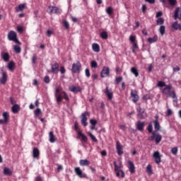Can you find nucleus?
Here are the masks:
<instances>
[{"label": "nucleus", "mask_w": 181, "mask_h": 181, "mask_svg": "<svg viewBox=\"0 0 181 181\" xmlns=\"http://www.w3.org/2000/svg\"><path fill=\"white\" fill-rule=\"evenodd\" d=\"M137 112H139L137 115L138 118H139V119H145V118L146 117V116L144 115L145 112V110L139 107L137 108Z\"/></svg>", "instance_id": "2eb2a0df"}, {"label": "nucleus", "mask_w": 181, "mask_h": 181, "mask_svg": "<svg viewBox=\"0 0 181 181\" xmlns=\"http://www.w3.org/2000/svg\"><path fill=\"white\" fill-rule=\"evenodd\" d=\"M163 95H169L172 98H176V93L175 90H172V85H167L164 88L161 90Z\"/></svg>", "instance_id": "f03ea898"}, {"label": "nucleus", "mask_w": 181, "mask_h": 181, "mask_svg": "<svg viewBox=\"0 0 181 181\" xmlns=\"http://www.w3.org/2000/svg\"><path fill=\"white\" fill-rule=\"evenodd\" d=\"M127 163L130 173H135V165L134 164V163L131 160H129Z\"/></svg>", "instance_id": "aec40b11"}, {"label": "nucleus", "mask_w": 181, "mask_h": 181, "mask_svg": "<svg viewBox=\"0 0 181 181\" xmlns=\"http://www.w3.org/2000/svg\"><path fill=\"white\" fill-rule=\"evenodd\" d=\"M7 67L8 69L11 70V71H13V70L15 69V62H13V61L10 62L8 64Z\"/></svg>", "instance_id": "72a5a7b5"}, {"label": "nucleus", "mask_w": 181, "mask_h": 181, "mask_svg": "<svg viewBox=\"0 0 181 181\" xmlns=\"http://www.w3.org/2000/svg\"><path fill=\"white\" fill-rule=\"evenodd\" d=\"M153 124L156 131H159L160 129V124H159L158 119L154 120Z\"/></svg>", "instance_id": "473e14b6"}, {"label": "nucleus", "mask_w": 181, "mask_h": 181, "mask_svg": "<svg viewBox=\"0 0 181 181\" xmlns=\"http://www.w3.org/2000/svg\"><path fill=\"white\" fill-rule=\"evenodd\" d=\"M173 114V112L172 111L171 109H168L165 112L166 117H170V115H172Z\"/></svg>", "instance_id": "6e6d98bb"}, {"label": "nucleus", "mask_w": 181, "mask_h": 181, "mask_svg": "<svg viewBox=\"0 0 181 181\" xmlns=\"http://www.w3.org/2000/svg\"><path fill=\"white\" fill-rule=\"evenodd\" d=\"M110 76V68L108 66H104L100 72V77L104 78Z\"/></svg>", "instance_id": "1a4fd4ad"}, {"label": "nucleus", "mask_w": 181, "mask_h": 181, "mask_svg": "<svg viewBox=\"0 0 181 181\" xmlns=\"http://www.w3.org/2000/svg\"><path fill=\"white\" fill-rule=\"evenodd\" d=\"M87 115H88V112H85L81 114V125H83V127H87V125H88V123L87 122Z\"/></svg>", "instance_id": "0eeeda50"}, {"label": "nucleus", "mask_w": 181, "mask_h": 181, "mask_svg": "<svg viewBox=\"0 0 181 181\" xmlns=\"http://www.w3.org/2000/svg\"><path fill=\"white\" fill-rule=\"evenodd\" d=\"M17 30L19 33H23V27L22 26H18Z\"/></svg>", "instance_id": "680f3d73"}, {"label": "nucleus", "mask_w": 181, "mask_h": 181, "mask_svg": "<svg viewBox=\"0 0 181 181\" xmlns=\"http://www.w3.org/2000/svg\"><path fill=\"white\" fill-rule=\"evenodd\" d=\"M173 72H174V73H176L177 71H180V67H179V66H175V67H174V68L173 69Z\"/></svg>", "instance_id": "338daca9"}, {"label": "nucleus", "mask_w": 181, "mask_h": 181, "mask_svg": "<svg viewBox=\"0 0 181 181\" xmlns=\"http://www.w3.org/2000/svg\"><path fill=\"white\" fill-rule=\"evenodd\" d=\"M131 72L134 74L135 77H138L139 76V73L138 72V69L135 67H132L131 69Z\"/></svg>", "instance_id": "4c0bfd02"}, {"label": "nucleus", "mask_w": 181, "mask_h": 181, "mask_svg": "<svg viewBox=\"0 0 181 181\" xmlns=\"http://www.w3.org/2000/svg\"><path fill=\"white\" fill-rule=\"evenodd\" d=\"M62 93V88H57L55 90V95L60 94Z\"/></svg>", "instance_id": "0e129e2a"}, {"label": "nucleus", "mask_w": 181, "mask_h": 181, "mask_svg": "<svg viewBox=\"0 0 181 181\" xmlns=\"http://www.w3.org/2000/svg\"><path fill=\"white\" fill-rule=\"evenodd\" d=\"M88 135L90 136V139H92V141L93 142H98V140L97 139V138L94 135H93V134L89 132V133H88Z\"/></svg>", "instance_id": "de8ad7c7"}, {"label": "nucleus", "mask_w": 181, "mask_h": 181, "mask_svg": "<svg viewBox=\"0 0 181 181\" xmlns=\"http://www.w3.org/2000/svg\"><path fill=\"white\" fill-rule=\"evenodd\" d=\"M8 40L11 42H15V43H17V45H22L21 43V41L18 40V35H16V33L13 30H11L7 35Z\"/></svg>", "instance_id": "7ed1b4c3"}, {"label": "nucleus", "mask_w": 181, "mask_h": 181, "mask_svg": "<svg viewBox=\"0 0 181 181\" xmlns=\"http://www.w3.org/2000/svg\"><path fill=\"white\" fill-rule=\"evenodd\" d=\"M4 119H0V125H6L9 122V113L8 112H4L2 114Z\"/></svg>", "instance_id": "39448f33"}, {"label": "nucleus", "mask_w": 181, "mask_h": 181, "mask_svg": "<svg viewBox=\"0 0 181 181\" xmlns=\"http://www.w3.org/2000/svg\"><path fill=\"white\" fill-rule=\"evenodd\" d=\"M166 83L164 81H160L157 83V87H166Z\"/></svg>", "instance_id": "09e8293b"}, {"label": "nucleus", "mask_w": 181, "mask_h": 181, "mask_svg": "<svg viewBox=\"0 0 181 181\" xmlns=\"http://www.w3.org/2000/svg\"><path fill=\"white\" fill-rule=\"evenodd\" d=\"M116 173V176L117 177H122V179H124V177H125V173H124V170H117V171H115Z\"/></svg>", "instance_id": "cd10ccee"}, {"label": "nucleus", "mask_w": 181, "mask_h": 181, "mask_svg": "<svg viewBox=\"0 0 181 181\" xmlns=\"http://www.w3.org/2000/svg\"><path fill=\"white\" fill-rule=\"evenodd\" d=\"M100 37L104 40L108 39V33L105 31L102 32L100 33Z\"/></svg>", "instance_id": "37998d69"}, {"label": "nucleus", "mask_w": 181, "mask_h": 181, "mask_svg": "<svg viewBox=\"0 0 181 181\" xmlns=\"http://www.w3.org/2000/svg\"><path fill=\"white\" fill-rule=\"evenodd\" d=\"M35 115H40V112H42V110H40V108H37V109H36L35 110Z\"/></svg>", "instance_id": "e2e57ef3"}, {"label": "nucleus", "mask_w": 181, "mask_h": 181, "mask_svg": "<svg viewBox=\"0 0 181 181\" xmlns=\"http://www.w3.org/2000/svg\"><path fill=\"white\" fill-rule=\"evenodd\" d=\"M171 28L173 29H174L175 30H180L181 31V25H180V24L177 23V21L174 22L172 24Z\"/></svg>", "instance_id": "5701e85b"}, {"label": "nucleus", "mask_w": 181, "mask_h": 181, "mask_svg": "<svg viewBox=\"0 0 181 181\" xmlns=\"http://www.w3.org/2000/svg\"><path fill=\"white\" fill-rule=\"evenodd\" d=\"M69 91H71V93H81V87L71 86L69 87Z\"/></svg>", "instance_id": "6ab92c4d"}, {"label": "nucleus", "mask_w": 181, "mask_h": 181, "mask_svg": "<svg viewBox=\"0 0 181 181\" xmlns=\"http://www.w3.org/2000/svg\"><path fill=\"white\" fill-rule=\"evenodd\" d=\"M168 2L171 6H175L176 4H177V0H168Z\"/></svg>", "instance_id": "5fc2aeb1"}, {"label": "nucleus", "mask_w": 181, "mask_h": 181, "mask_svg": "<svg viewBox=\"0 0 181 181\" xmlns=\"http://www.w3.org/2000/svg\"><path fill=\"white\" fill-rule=\"evenodd\" d=\"M90 66L92 69H97V67H98V64L95 61H92L90 62Z\"/></svg>", "instance_id": "49530a36"}, {"label": "nucleus", "mask_w": 181, "mask_h": 181, "mask_svg": "<svg viewBox=\"0 0 181 181\" xmlns=\"http://www.w3.org/2000/svg\"><path fill=\"white\" fill-rule=\"evenodd\" d=\"M49 142L51 143L56 142V139H54V133H53V132H49Z\"/></svg>", "instance_id": "f704fd0d"}, {"label": "nucleus", "mask_w": 181, "mask_h": 181, "mask_svg": "<svg viewBox=\"0 0 181 181\" xmlns=\"http://www.w3.org/2000/svg\"><path fill=\"white\" fill-rule=\"evenodd\" d=\"M146 172H147V173H149L150 175H152V165H151V164H148L147 165Z\"/></svg>", "instance_id": "8fccbe9b"}, {"label": "nucleus", "mask_w": 181, "mask_h": 181, "mask_svg": "<svg viewBox=\"0 0 181 181\" xmlns=\"http://www.w3.org/2000/svg\"><path fill=\"white\" fill-rule=\"evenodd\" d=\"M78 138H81L83 142H85L86 144L88 141L87 136L84 135L82 132H78Z\"/></svg>", "instance_id": "b1692460"}, {"label": "nucleus", "mask_w": 181, "mask_h": 181, "mask_svg": "<svg viewBox=\"0 0 181 181\" xmlns=\"http://www.w3.org/2000/svg\"><path fill=\"white\" fill-rule=\"evenodd\" d=\"M74 129L78 134V132H81V131H80V127H78V123L76 122L74 124Z\"/></svg>", "instance_id": "3c124183"}, {"label": "nucleus", "mask_w": 181, "mask_h": 181, "mask_svg": "<svg viewBox=\"0 0 181 181\" xmlns=\"http://www.w3.org/2000/svg\"><path fill=\"white\" fill-rule=\"evenodd\" d=\"M62 26L64 27V29H70V23L66 20H63Z\"/></svg>", "instance_id": "e433bc0d"}, {"label": "nucleus", "mask_w": 181, "mask_h": 181, "mask_svg": "<svg viewBox=\"0 0 181 181\" xmlns=\"http://www.w3.org/2000/svg\"><path fill=\"white\" fill-rule=\"evenodd\" d=\"M145 127V122L138 121L136 124V128L137 131H140L142 132L144 131V128Z\"/></svg>", "instance_id": "a211bd4d"}, {"label": "nucleus", "mask_w": 181, "mask_h": 181, "mask_svg": "<svg viewBox=\"0 0 181 181\" xmlns=\"http://www.w3.org/2000/svg\"><path fill=\"white\" fill-rule=\"evenodd\" d=\"M147 42H148V43H155L156 42H158V35H155L154 37H148Z\"/></svg>", "instance_id": "2f4dec72"}, {"label": "nucleus", "mask_w": 181, "mask_h": 181, "mask_svg": "<svg viewBox=\"0 0 181 181\" xmlns=\"http://www.w3.org/2000/svg\"><path fill=\"white\" fill-rule=\"evenodd\" d=\"M59 71V64L56 62L53 64H51V73H53V74H57Z\"/></svg>", "instance_id": "f3484780"}, {"label": "nucleus", "mask_w": 181, "mask_h": 181, "mask_svg": "<svg viewBox=\"0 0 181 181\" xmlns=\"http://www.w3.org/2000/svg\"><path fill=\"white\" fill-rule=\"evenodd\" d=\"M1 78L0 79L1 84H6V81H8V74H6V71L1 70Z\"/></svg>", "instance_id": "f8f14e48"}, {"label": "nucleus", "mask_w": 181, "mask_h": 181, "mask_svg": "<svg viewBox=\"0 0 181 181\" xmlns=\"http://www.w3.org/2000/svg\"><path fill=\"white\" fill-rule=\"evenodd\" d=\"M158 30H159V33L161 35V36H163V35H165V25H161Z\"/></svg>", "instance_id": "a19ab883"}, {"label": "nucleus", "mask_w": 181, "mask_h": 181, "mask_svg": "<svg viewBox=\"0 0 181 181\" xmlns=\"http://www.w3.org/2000/svg\"><path fill=\"white\" fill-rule=\"evenodd\" d=\"M177 147H173L171 148V153H173V155H177Z\"/></svg>", "instance_id": "864d4df0"}, {"label": "nucleus", "mask_w": 181, "mask_h": 181, "mask_svg": "<svg viewBox=\"0 0 181 181\" xmlns=\"http://www.w3.org/2000/svg\"><path fill=\"white\" fill-rule=\"evenodd\" d=\"M174 18L175 19H180L181 21V10L180 8H177L175 11V14H174Z\"/></svg>", "instance_id": "4be33fe9"}, {"label": "nucleus", "mask_w": 181, "mask_h": 181, "mask_svg": "<svg viewBox=\"0 0 181 181\" xmlns=\"http://www.w3.org/2000/svg\"><path fill=\"white\" fill-rule=\"evenodd\" d=\"M57 103H62L63 100H66V101H70V98H69V95L64 91L58 93V95H55Z\"/></svg>", "instance_id": "20e7f679"}, {"label": "nucleus", "mask_w": 181, "mask_h": 181, "mask_svg": "<svg viewBox=\"0 0 181 181\" xmlns=\"http://www.w3.org/2000/svg\"><path fill=\"white\" fill-rule=\"evenodd\" d=\"M131 98H132V101L133 103H134V104H136V103H138V101L139 100V95H138V93L136 92V90H131Z\"/></svg>", "instance_id": "9d476101"}, {"label": "nucleus", "mask_w": 181, "mask_h": 181, "mask_svg": "<svg viewBox=\"0 0 181 181\" xmlns=\"http://www.w3.org/2000/svg\"><path fill=\"white\" fill-rule=\"evenodd\" d=\"M90 123L91 124V125H93V127H91V129H94V127H95V125H97V120L90 119Z\"/></svg>", "instance_id": "603ef678"}, {"label": "nucleus", "mask_w": 181, "mask_h": 181, "mask_svg": "<svg viewBox=\"0 0 181 181\" xmlns=\"http://www.w3.org/2000/svg\"><path fill=\"white\" fill-rule=\"evenodd\" d=\"M92 49H93V52L98 53V52H100V45L97 43H93L92 45Z\"/></svg>", "instance_id": "c756f323"}, {"label": "nucleus", "mask_w": 181, "mask_h": 181, "mask_svg": "<svg viewBox=\"0 0 181 181\" xmlns=\"http://www.w3.org/2000/svg\"><path fill=\"white\" fill-rule=\"evenodd\" d=\"M1 57L4 62H9V59H11V57L9 56V53L4 52L1 54Z\"/></svg>", "instance_id": "bb28decb"}, {"label": "nucleus", "mask_w": 181, "mask_h": 181, "mask_svg": "<svg viewBox=\"0 0 181 181\" xmlns=\"http://www.w3.org/2000/svg\"><path fill=\"white\" fill-rule=\"evenodd\" d=\"M81 166H88L90 165V161L88 160H80L79 161Z\"/></svg>", "instance_id": "c85d7f7f"}, {"label": "nucleus", "mask_w": 181, "mask_h": 181, "mask_svg": "<svg viewBox=\"0 0 181 181\" xmlns=\"http://www.w3.org/2000/svg\"><path fill=\"white\" fill-rule=\"evenodd\" d=\"M147 130L149 134H151V136H148V140L151 141V142H153L154 141L156 145L160 144L162 141V135H160L159 133L153 132V126H152V123L148 124Z\"/></svg>", "instance_id": "f257e3e1"}, {"label": "nucleus", "mask_w": 181, "mask_h": 181, "mask_svg": "<svg viewBox=\"0 0 181 181\" xmlns=\"http://www.w3.org/2000/svg\"><path fill=\"white\" fill-rule=\"evenodd\" d=\"M85 74L86 76V77H88V78L90 77V76H91V74H90V69H86L85 70Z\"/></svg>", "instance_id": "052dcab7"}, {"label": "nucleus", "mask_w": 181, "mask_h": 181, "mask_svg": "<svg viewBox=\"0 0 181 181\" xmlns=\"http://www.w3.org/2000/svg\"><path fill=\"white\" fill-rule=\"evenodd\" d=\"M13 50H14L15 53H16V54H19L22 51L21 47H19L18 45L13 46Z\"/></svg>", "instance_id": "ea45409f"}, {"label": "nucleus", "mask_w": 181, "mask_h": 181, "mask_svg": "<svg viewBox=\"0 0 181 181\" xmlns=\"http://www.w3.org/2000/svg\"><path fill=\"white\" fill-rule=\"evenodd\" d=\"M4 175H6V176H11L12 175V171L8 168H4Z\"/></svg>", "instance_id": "c9c22d12"}, {"label": "nucleus", "mask_w": 181, "mask_h": 181, "mask_svg": "<svg viewBox=\"0 0 181 181\" xmlns=\"http://www.w3.org/2000/svg\"><path fill=\"white\" fill-rule=\"evenodd\" d=\"M113 165L115 166V172H117L118 170H121V168H122V165H117V162L115 161L113 162Z\"/></svg>", "instance_id": "58836bf2"}, {"label": "nucleus", "mask_w": 181, "mask_h": 181, "mask_svg": "<svg viewBox=\"0 0 181 181\" xmlns=\"http://www.w3.org/2000/svg\"><path fill=\"white\" fill-rule=\"evenodd\" d=\"M36 62H37V56H36L35 54H34L32 57V63L33 64H36Z\"/></svg>", "instance_id": "4d7b16f0"}, {"label": "nucleus", "mask_w": 181, "mask_h": 181, "mask_svg": "<svg viewBox=\"0 0 181 181\" xmlns=\"http://www.w3.org/2000/svg\"><path fill=\"white\" fill-rule=\"evenodd\" d=\"M97 78H98V75L97 74H93L92 75V80H93V81H95V80H97Z\"/></svg>", "instance_id": "69168bd1"}, {"label": "nucleus", "mask_w": 181, "mask_h": 181, "mask_svg": "<svg viewBox=\"0 0 181 181\" xmlns=\"http://www.w3.org/2000/svg\"><path fill=\"white\" fill-rule=\"evenodd\" d=\"M106 13H107V15H112V13H114V10L112 7H107L106 8Z\"/></svg>", "instance_id": "c03bdc74"}, {"label": "nucleus", "mask_w": 181, "mask_h": 181, "mask_svg": "<svg viewBox=\"0 0 181 181\" xmlns=\"http://www.w3.org/2000/svg\"><path fill=\"white\" fill-rule=\"evenodd\" d=\"M153 157L155 159V162L157 165H159L160 162H162V156H160V153L159 151H155L153 154Z\"/></svg>", "instance_id": "6e6552de"}, {"label": "nucleus", "mask_w": 181, "mask_h": 181, "mask_svg": "<svg viewBox=\"0 0 181 181\" xmlns=\"http://www.w3.org/2000/svg\"><path fill=\"white\" fill-rule=\"evenodd\" d=\"M44 81L47 83L49 84L50 83V78L49 77V76H46L44 78Z\"/></svg>", "instance_id": "13d9d810"}, {"label": "nucleus", "mask_w": 181, "mask_h": 181, "mask_svg": "<svg viewBox=\"0 0 181 181\" xmlns=\"http://www.w3.org/2000/svg\"><path fill=\"white\" fill-rule=\"evenodd\" d=\"M26 8V4H21L16 8V12H21Z\"/></svg>", "instance_id": "a878e982"}, {"label": "nucleus", "mask_w": 181, "mask_h": 181, "mask_svg": "<svg viewBox=\"0 0 181 181\" xmlns=\"http://www.w3.org/2000/svg\"><path fill=\"white\" fill-rule=\"evenodd\" d=\"M61 74H66V68L64 66H60V70H59Z\"/></svg>", "instance_id": "bf43d9fd"}, {"label": "nucleus", "mask_w": 181, "mask_h": 181, "mask_svg": "<svg viewBox=\"0 0 181 181\" xmlns=\"http://www.w3.org/2000/svg\"><path fill=\"white\" fill-rule=\"evenodd\" d=\"M81 69V63L80 62L77 61L76 63H74L72 64V69L71 71L72 73H80V70Z\"/></svg>", "instance_id": "423d86ee"}, {"label": "nucleus", "mask_w": 181, "mask_h": 181, "mask_svg": "<svg viewBox=\"0 0 181 181\" xmlns=\"http://www.w3.org/2000/svg\"><path fill=\"white\" fill-rule=\"evenodd\" d=\"M74 172H75L76 175H77V176H78V177H81V178L87 177V175H86V173H83V171L81 170L80 167L75 168Z\"/></svg>", "instance_id": "9b49d317"}, {"label": "nucleus", "mask_w": 181, "mask_h": 181, "mask_svg": "<svg viewBox=\"0 0 181 181\" xmlns=\"http://www.w3.org/2000/svg\"><path fill=\"white\" fill-rule=\"evenodd\" d=\"M122 81V76L116 77L115 80V84L118 86Z\"/></svg>", "instance_id": "79ce46f5"}, {"label": "nucleus", "mask_w": 181, "mask_h": 181, "mask_svg": "<svg viewBox=\"0 0 181 181\" xmlns=\"http://www.w3.org/2000/svg\"><path fill=\"white\" fill-rule=\"evenodd\" d=\"M157 25H163L165 23V20L163 18H159L156 21Z\"/></svg>", "instance_id": "a18cd8bd"}, {"label": "nucleus", "mask_w": 181, "mask_h": 181, "mask_svg": "<svg viewBox=\"0 0 181 181\" xmlns=\"http://www.w3.org/2000/svg\"><path fill=\"white\" fill-rule=\"evenodd\" d=\"M116 149L119 156H121V155L124 153V151H122V145H121L119 141L116 142Z\"/></svg>", "instance_id": "dca6fc26"}, {"label": "nucleus", "mask_w": 181, "mask_h": 181, "mask_svg": "<svg viewBox=\"0 0 181 181\" xmlns=\"http://www.w3.org/2000/svg\"><path fill=\"white\" fill-rule=\"evenodd\" d=\"M42 177L37 176L35 177V181H42Z\"/></svg>", "instance_id": "774afa93"}, {"label": "nucleus", "mask_w": 181, "mask_h": 181, "mask_svg": "<svg viewBox=\"0 0 181 181\" xmlns=\"http://www.w3.org/2000/svg\"><path fill=\"white\" fill-rule=\"evenodd\" d=\"M33 156L36 159H39V156H40V151L39 148L35 147L33 150Z\"/></svg>", "instance_id": "412c9836"}, {"label": "nucleus", "mask_w": 181, "mask_h": 181, "mask_svg": "<svg viewBox=\"0 0 181 181\" xmlns=\"http://www.w3.org/2000/svg\"><path fill=\"white\" fill-rule=\"evenodd\" d=\"M49 9H50L49 13H59V8H57L56 6H49Z\"/></svg>", "instance_id": "393cba45"}, {"label": "nucleus", "mask_w": 181, "mask_h": 181, "mask_svg": "<svg viewBox=\"0 0 181 181\" xmlns=\"http://www.w3.org/2000/svg\"><path fill=\"white\" fill-rule=\"evenodd\" d=\"M129 41L132 43L133 49H138V42H136V36L135 35H130Z\"/></svg>", "instance_id": "4468645a"}, {"label": "nucleus", "mask_w": 181, "mask_h": 181, "mask_svg": "<svg viewBox=\"0 0 181 181\" xmlns=\"http://www.w3.org/2000/svg\"><path fill=\"white\" fill-rule=\"evenodd\" d=\"M21 110V106L19 105H14L12 107V112L13 114H16V112H19V110Z\"/></svg>", "instance_id": "7c9ffc66"}, {"label": "nucleus", "mask_w": 181, "mask_h": 181, "mask_svg": "<svg viewBox=\"0 0 181 181\" xmlns=\"http://www.w3.org/2000/svg\"><path fill=\"white\" fill-rule=\"evenodd\" d=\"M105 94L107 95L108 100H112V97H114V93H112V89L110 88V87L106 86Z\"/></svg>", "instance_id": "ddd939ff"}]
</instances>
